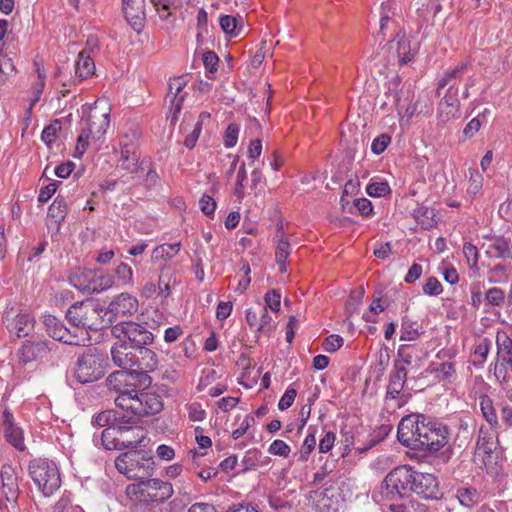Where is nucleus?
<instances>
[{"label": "nucleus", "instance_id": "1", "mask_svg": "<svg viewBox=\"0 0 512 512\" xmlns=\"http://www.w3.org/2000/svg\"><path fill=\"white\" fill-rule=\"evenodd\" d=\"M437 478L430 473L413 470L401 465L390 471L380 486L382 500L396 501L412 491L425 499H437L439 495Z\"/></svg>", "mask_w": 512, "mask_h": 512}, {"label": "nucleus", "instance_id": "2", "mask_svg": "<svg viewBox=\"0 0 512 512\" xmlns=\"http://www.w3.org/2000/svg\"><path fill=\"white\" fill-rule=\"evenodd\" d=\"M114 402L126 413L122 419L127 418L126 422L130 424H136L141 417L157 414L163 408L161 397L158 394L138 391L137 388L132 394L116 396Z\"/></svg>", "mask_w": 512, "mask_h": 512}, {"label": "nucleus", "instance_id": "3", "mask_svg": "<svg viewBox=\"0 0 512 512\" xmlns=\"http://www.w3.org/2000/svg\"><path fill=\"white\" fill-rule=\"evenodd\" d=\"M169 482L159 479L141 480L126 487V495L133 504H161L173 495Z\"/></svg>", "mask_w": 512, "mask_h": 512}, {"label": "nucleus", "instance_id": "4", "mask_svg": "<svg viewBox=\"0 0 512 512\" xmlns=\"http://www.w3.org/2000/svg\"><path fill=\"white\" fill-rule=\"evenodd\" d=\"M28 471L39 491L46 497L54 494L61 486L60 471L53 460L33 459L29 463Z\"/></svg>", "mask_w": 512, "mask_h": 512}, {"label": "nucleus", "instance_id": "5", "mask_svg": "<svg viewBox=\"0 0 512 512\" xmlns=\"http://www.w3.org/2000/svg\"><path fill=\"white\" fill-rule=\"evenodd\" d=\"M105 367L103 355L97 349L90 348L78 358L75 378L83 384L97 381L104 376Z\"/></svg>", "mask_w": 512, "mask_h": 512}, {"label": "nucleus", "instance_id": "6", "mask_svg": "<svg viewBox=\"0 0 512 512\" xmlns=\"http://www.w3.org/2000/svg\"><path fill=\"white\" fill-rule=\"evenodd\" d=\"M99 311L90 301H81L73 304L67 311L66 317L72 326L74 333H80L81 330H98Z\"/></svg>", "mask_w": 512, "mask_h": 512}, {"label": "nucleus", "instance_id": "7", "mask_svg": "<svg viewBox=\"0 0 512 512\" xmlns=\"http://www.w3.org/2000/svg\"><path fill=\"white\" fill-rule=\"evenodd\" d=\"M151 464V457H146L139 451L122 453L115 460V467L119 473L135 480L150 474Z\"/></svg>", "mask_w": 512, "mask_h": 512}, {"label": "nucleus", "instance_id": "8", "mask_svg": "<svg viewBox=\"0 0 512 512\" xmlns=\"http://www.w3.org/2000/svg\"><path fill=\"white\" fill-rule=\"evenodd\" d=\"M43 324L49 336L55 340L76 346L91 345V337L87 331L81 330L80 333H74L53 315H44Z\"/></svg>", "mask_w": 512, "mask_h": 512}, {"label": "nucleus", "instance_id": "9", "mask_svg": "<svg viewBox=\"0 0 512 512\" xmlns=\"http://www.w3.org/2000/svg\"><path fill=\"white\" fill-rule=\"evenodd\" d=\"M106 106L105 100H97L83 123L82 132L94 142L100 141L109 127L110 109Z\"/></svg>", "mask_w": 512, "mask_h": 512}, {"label": "nucleus", "instance_id": "10", "mask_svg": "<svg viewBox=\"0 0 512 512\" xmlns=\"http://www.w3.org/2000/svg\"><path fill=\"white\" fill-rule=\"evenodd\" d=\"M112 334L122 341L128 340L130 346L138 349L150 345L153 334L143 324L133 321H123L112 327Z\"/></svg>", "mask_w": 512, "mask_h": 512}, {"label": "nucleus", "instance_id": "11", "mask_svg": "<svg viewBox=\"0 0 512 512\" xmlns=\"http://www.w3.org/2000/svg\"><path fill=\"white\" fill-rule=\"evenodd\" d=\"M425 416L411 414L403 417L397 429V438L400 443L411 449H416V444L422 436V428L426 426Z\"/></svg>", "mask_w": 512, "mask_h": 512}, {"label": "nucleus", "instance_id": "12", "mask_svg": "<svg viewBox=\"0 0 512 512\" xmlns=\"http://www.w3.org/2000/svg\"><path fill=\"white\" fill-rule=\"evenodd\" d=\"M448 443V429L445 425L438 422L428 421L422 428V436L416 449L437 452Z\"/></svg>", "mask_w": 512, "mask_h": 512}, {"label": "nucleus", "instance_id": "13", "mask_svg": "<svg viewBox=\"0 0 512 512\" xmlns=\"http://www.w3.org/2000/svg\"><path fill=\"white\" fill-rule=\"evenodd\" d=\"M139 309L138 299L127 292L115 295L106 308L110 321L133 316Z\"/></svg>", "mask_w": 512, "mask_h": 512}, {"label": "nucleus", "instance_id": "14", "mask_svg": "<svg viewBox=\"0 0 512 512\" xmlns=\"http://www.w3.org/2000/svg\"><path fill=\"white\" fill-rule=\"evenodd\" d=\"M140 375L141 372H138V370L122 369L108 376L107 385L110 390L117 393V396L132 394L137 388V381L140 379Z\"/></svg>", "mask_w": 512, "mask_h": 512}, {"label": "nucleus", "instance_id": "15", "mask_svg": "<svg viewBox=\"0 0 512 512\" xmlns=\"http://www.w3.org/2000/svg\"><path fill=\"white\" fill-rule=\"evenodd\" d=\"M4 323L10 333L17 337H25L34 329V318L28 312L14 313L13 310L6 312Z\"/></svg>", "mask_w": 512, "mask_h": 512}, {"label": "nucleus", "instance_id": "16", "mask_svg": "<svg viewBox=\"0 0 512 512\" xmlns=\"http://www.w3.org/2000/svg\"><path fill=\"white\" fill-rule=\"evenodd\" d=\"M137 349L119 339L112 348L111 356L115 365L126 370H135Z\"/></svg>", "mask_w": 512, "mask_h": 512}, {"label": "nucleus", "instance_id": "17", "mask_svg": "<svg viewBox=\"0 0 512 512\" xmlns=\"http://www.w3.org/2000/svg\"><path fill=\"white\" fill-rule=\"evenodd\" d=\"M391 48L396 49L399 64L406 65L410 63L419 50V45L416 41H412L402 31H399L395 38L391 41Z\"/></svg>", "mask_w": 512, "mask_h": 512}, {"label": "nucleus", "instance_id": "18", "mask_svg": "<svg viewBox=\"0 0 512 512\" xmlns=\"http://www.w3.org/2000/svg\"><path fill=\"white\" fill-rule=\"evenodd\" d=\"M126 419L124 418L122 421L123 427H121L119 437L120 449L135 448L141 445L146 438V432L141 426L127 423Z\"/></svg>", "mask_w": 512, "mask_h": 512}, {"label": "nucleus", "instance_id": "19", "mask_svg": "<svg viewBox=\"0 0 512 512\" xmlns=\"http://www.w3.org/2000/svg\"><path fill=\"white\" fill-rule=\"evenodd\" d=\"M186 86V81L182 77L174 78L169 82V92L167 99L170 101L171 121L177 120V116L182 109V104L185 99L186 93L183 92Z\"/></svg>", "mask_w": 512, "mask_h": 512}, {"label": "nucleus", "instance_id": "20", "mask_svg": "<svg viewBox=\"0 0 512 512\" xmlns=\"http://www.w3.org/2000/svg\"><path fill=\"white\" fill-rule=\"evenodd\" d=\"M3 494L7 501L15 500L18 494V476L16 469L10 464H4L0 470Z\"/></svg>", "mask_w": 512, "mask_h": 512}, {"label": "nucleus", "instance_id": "21", "mask_svg": "<svg viewBox=\"0 0 512 512\" xmlns=\"http://www.w3.org/2000/svg\"><path fill=\"white\" fill-rule=\"evenodd\" d=\"M49 350L48 344L45 341H27L23 343L17 353L19 362L22 364L30 363L39 357H43Z\"/></svg>", "mask_w": 512, "mask_h": 512}, {"label": "nucleus", "instance_id": "22", "mask_svg": "<svg viewBox=\"0 0 512 512\" xmlns=\"http://www.w3.org/2000/svg\"><path fill=\"white\" fill-rule=\"evenodd\" d=\"M37 80H35L30 88L29 104L26 108V119L30 120L32 110L35 104L40 100L46 82V71L38 63H35Z\"/></svg>", "mask_w": 512, "mask_h": 512}, {"label": "nucleus", "instance_id": "23", "mask_svg": "<svg viewBox=\"0 0 512 512\" xmlns=\"http://www.w3.org/2000/svg\"><path fill=\"white\" fill-rule=\"evenodd\" d=\"M3 430L6 440L18 450L24 449L23 434L19 427L14 424L13 415L5 411L3 413Z\"/></svg>", "mask_w": 512, "mask_h": 512}, {"label": "nucleus", "instance_id": "24", "mask_svg": "<svg viewBox=\"0 0 512 512\" xmlns=\"http://www.w3.org/2000/svg\"><path fill=\"white\" fill-rule=\"evenodd\" d=\"M137 351L140 356L136 355L137 360L134 369L141 372L140 379L147 378V372L153 371L158 365L157 355L151 349L145 348V346L138 348Z\"/></svg>", "mask_w": 512, "mask_h": 512}, {"label": "nucleus", "instance_id": "25", "mask_svg": "<svg viewBox=\"0 0 512 512\" xmlns=\"http://www.w3.org/2000/svg\"><path fill=\"white\" fill-rule=\"evenodd\" d=\"M94 277V270L86 268H75L68 277L70 284L84 293L90 294L91 280Z\"/></svg>", "mask_w": 512, "mask_h": 512}, {"label": "nucleus", "instance_id": "26", "mask_svg": "<svg viewBox=\"0 0 512 512\" xmlns=\"http://www.w3.org/2000/svg\"><path fill=\"white\" fill-rule=\"evenodd\" d=\"M122 3L125 18L136 29L144 16L145 0H122Z\"/></svg>", "mask_w": 512, "mask_h": 512}, {"label": "nucleus", "instance_id": "27", "mask_svg": "<svg viewBox=\"0 0 512 512\" xmlns=\"http://www.w3.org/2000/svg\"><path fill=\"white\" fill-rule=\"evenodd\" d=\"M419 361L417 349L413 345H400L397 351V358L394 361V368L407 370Z\"/></svg>", "mask_w": 512, "mask_h": 512}, {"label": "nucleus", "instance_id": "28", "mask_svg": "<svg viewBox=\"0 0 512 512\" xmlns=\"http://www.w3.org/2000/svg\"><path fill=\"white\" fill-rule=\"evenodd\" d=\"M222 31L229 37H238L244 29V19L237 15H223L219 18Z\"/></svg>", "mask_w": 512, "mask_h": 512}, {"label": "nucleus", "instance_id": "29", "mask_svg": "<svg viewBox=\"0 0 512 512\" xmlns=\"http://www.w3.org/2000/svg\"><path fill=\"white\" fill-rule=\"evenodd\" d=\"M407 379V370L403 368H394L390 375L389 384L387 386L386 397L395 399L404 388Z\"/></svg>", "mask_w": 512, "mask_h": 512}, {"label": "nucleus", "instance_id": "30", "mask_svg": "<svg viewBox=\"0 0 512 512\" xmlns=\"http://www.w3.org/2000/svg\"><path fill=\"white\" fill-rule=\"evenodd\" d=\"M467 65L468 64L466 62H462L453 69L444 72L443 75L438 79L437 93L440 94V90L446 87L447 85H449V87L451 85H454V89L457 88L456 83L457 81L462 79V76L467 68Z\"/></svg>", "mask_w": 512, "mask_h": 512}, {"label": "nucleus", "instance_id": "31", "mask_svg": "<svg viewBox=\"0 0 512 512\" xmlns=\"http://www.w3.org/2000/svg\"><path fill=\"white\" fill-rule=\"evenodd\" d=\"M430 373L434 374L439 381L452 383L456 379L455 364L452 361L442 362L440 364L432 363L429 366Z\"/></svg>", "mask_w": 512, "mask_h": 512}, {"label": "nucleus", "instance_id": "32", "mask_svg": "<svg viewBox=\"0 0 512 512\" xmlns=\"http://www.w3.org/2000/svg\"><path fill=\"white\" fill-rule=\"evenodd\" d=\"M94 72L95 64L93 59L85 52L79 53L75 63V78L78 79V81H82L91 77Z\"/></svg>", "mask_w": 512, "mask_h": 512}, {"label": "nucleus", "instance_id": "33", "mask_svg": "<svg viewBox=\"0 0 512 512\" xmlns=\"http://www.w3.org/2000/svg\"><path fill=\"white\" fill-rule=\"evenodd\" d=\"M121 427H123V423L119 419L115 424L102 431L101 439L106 449H120L119 437L122 429Z\"/></svg>", "mask_w": 512, "mask_h": 512}, {"label": "nucleus", "instance_id": "34", "mask_svg": "<svg viewBox=\"0 0 512 512\" xmlns=\"http://www.w3.org/2000/svg\"><path fill=\"white\" fill-rule=\"evenodd\" d=\"M487 254L493 258H512V244L509 239L498 237L488 247Z\"/></svg>", "mask_w": 512, "mask_h": 512}, {"label": "nucleus", "instance_id": "35", "mask_svg": "<svg viewBox=\"0 0 512 512\" xmlns=\"http://www.w3.org/2000/svg\"><path fill=\"white\" fill-rule=\"evenodd\" d=\"M290 253H291V249H290V243L288 242V240L283 235L277 236L275 259H276V263L279 267L280 273L287 272L286 260L288 259Z\"/></svg>", "mask_w": 512, "mask_h": 512}, {"label": "nucleus", "instance_id": "36", "mask_svg": "<svg viewBox=\"0 0 512 512\" xmlns=\"http://www.w3.org/2000/svg\"><path fill=\"white\" fill-rule=\"evenodd\" d=\"M496 448V434L492 429L481 427L476 444L478 453L490 454Z\"/></svg>", "mask_w": 512, "mask_h": 512}, {"label": "nucleus", "instance_id": "37", "mask_svg": "<svg viewBox=\"0 0 512 512\" xmlns=\"http://www.w3.org/2000/svg\"><path fill=\"white\" fill-rule=\"evenodd\" d=\"M181 249V243L162 244L157 246L151 255L152 262L173 258Z\"/></svg>", "mask_w": 512, "mask_h": 512}, {"label": "nucleus", "instance_id": "38", "mask_svg": "<svg viewBox=\"0 0 512 512\" xmlns=\"http://www.w3.org/2000/svg\"><path fill=\"white\" fill-rule=\"evenodd\" d=\"M115 284V279L110 274H99L94 270V277L91 280L90 294L101 293L112 288Z\"/></svg>", "mask_w": 512, "mask_h": 512}, {"label": "nucleus", "instance_id": "39", "mask_svg": "<svg viewBox=\"0 0 512 512\" xmlns=\"http://www.w3.org/2000/svg\"><path fill=\"white\" fill-rule=\"evenodd\" d=\"M139 154L134 150H120L119 163L122 169L136 173L139 167Z\"/></svg>", "mask_w": 512, "mask_h": 512}, {"label": "nucleus", "instance_id": "40", "mask_svg": "<svg viewBox=\"0 0 512 512\" xmlns=\"http://www.w3.org/2000/svg\"><path fill=\"white\" fill-rule=\"evenodd\" d=\"M141 132L137 127H130L120 138V150L137 151Z\"/></svg>", "mask_w": 512, "mask_h": 512}, {"label": "nucleus", "instance_id": "41", "mask_svg": "<svg viewBox=\"0 0 512 512\" xmlns=\"http://www.w3.org/2000/svg\"><path fill=\"white\" fill-rule=\"evenodd\" d=\"M316 446V429L309 427L308 433L298 451V460L306 462Z\"/></svg>", "mask_w": 512, "mask_h": 512}, {"label": "nucleus", "instance_id": "42", "mask_svg": "<svg viewBox=\"0 0 512 512\" xmlns=\"http://www.w3.org/2000/svg\"><path fill=\"white\" fill-rule=\"evenodd\" d=\"M479 405L485 420L491 427H496L498 425V417L491 398L488 396H481L479 399Z\"/></svg>", "mask_w": 512, "mask_h": 512}, {"label": "nucleus", "instance_id": "43", "mask_svg": "<svg viewBox=\"0 0 512 512\" xmlns=\"http://www.w3.org/2000/svg\"><path fill=\"white\" fill-rule=\"evenodd\" d=\"M394 16L395 11L392 10L391 5L389 3H383L380 12V33L385 34L386 30L396 25Z\"/></svg>", "mask_w": 512, "mask_h": 512}, {"label": "nucleus", "instance_id": "44", "mask_svg": "<svg viewBox=\"0 0 512 512\" xmlns=\"http://www.w3.org/2000/svg\"><path fill=\"white\" fill-rule=\"evenodd\" d=\"M366 192L371 197H385L391 193V188L387 181L372 179L366 186Z\"/></svg>", "mask_w": 512, "mask_h": 512}, {"label": "nucleus", "instance_id": "45", "mask_svg": "<svg viewBox=\"0 0 512 512\" xmlns=\"http://www.w3.org/2000/svg\"><path fill=\"white\" fill-rule=\"evenodd\" d=\"M460 117V109L454 105L447 104V101H440L438 105V119L441 123L458 119Z\"/></svg>", "mask_w": 512, "mask_h": 512}, {"label": "nucleus", "instance_id": "46", "mask_svg": "<svg viewBox=\"0 0 512 512\" xmlns=\"http://www.w3.org/2000/svg\"><path fill=\"white\" fill-rule=\"evenodd\" d=\"M158 16L162 20H168L176 9L177 0H150Z\"/></svg>", "mask_w": 512, "mask_h": 512}, {"label": "nucleus", "instance_id": "47", "mask_svg": "<svg viewBox=\"0 0 512 512\" xmlns=\"http://www.w3.org/2000/svg\"><path fill=\"white\" fill-rule=\"evenodd\" d=\"M114 273L119 286L125 287L133 285V270L128 264L120 263L115 268Z\"/></svg>", "mask_w": 512, "mask_h": 512}, {"label": "nucleus", "instance_id": "48", "mask_svg": "<svg viewBox=\"0 0 512 512\" xmlns=\"http://www.w3.org/2000/svg\"><path fill=\"white\" fill-rule=\"evenodd\" d=\"M52 512H84V510L79 505L72 504L71 493L64 492L54 505Z\"/></svg>", "mask_w": 512, "mask_h": 512}, {"label": "nucleus", "instance_id": "49", "mask_svg": "<svg viewBox=\"0 0 512 512\" xmlns=\"http://www.w3.org/2000/svg\"><path fill=\"white\" fill-rule=\"evenodd\" d=\"M262 459L263 455L259 450H248L242 459L243 470L247 471L257 468L263 464Z\"/></svg>", "mask_w": 512, "mask_h": 512}, {"label": "nucleus", "instance_id": "50", "mask_svg": "<svg viewBox=\"0 0 512 512\" xmlns=\"http://www.w3.org/2000/svg\"><path fill=\"white\" fill-rule=\"evenodd\" d=\"M273 329L272 317L270 316L267 308L262 307L259 311L258 336L260 334L269 336L273 332Z\"/></svg>", "mask_w": 512, "mask_h": 512}, {"label": "nucleus", "instance_id": "51", "mask_svg": "<svg viewBox=\"0 0 512 512\" xmlns=\"http://www.w3.org/2000/svg\"><path fill=\"white\" fill-rule=\"evenodd\" d=\"M48 215L61 223L66 215V204L63 199L56 198L48 209Z\"/></svg>", "mask_w": 512, "mask_h": 512}, {"label": "nucleus", "instance_id": "52", "mask_svg": "<svg viewBox=\"0 0 512 512\" xmlns=\"http://www.w3.org/2000/svg\"><path fill=\"white\" fill-rule=\"evenodd\" d=\"M247 180V172L245 168V164L242 163L238 169L237 176H236V183L234 188V196L238 200H242L245 194V185L244 183Z\"/></svg>", "mask_w": 512, "mask_h": 512}, {"label": "nucleus", "instance_id": "53", "mask_svg": "<svg viewBox=\"0 0 512 512\" xmlns=\"http://www.w3.org/2000/svg\"><path fill=\"white\" fill-rule=\"evenodd\" d=\"M483 187V176L477 171H470L467 194L471 197L478 195Z\"/></svg>", "mask_w": 512, "mask_h": 512}, {"label": "nucleus", "instance_id": "54", "mask_svg": "<svg viewBox=\"0 0 512 512\" xmlns=\"http://www.w3.org/2000/svg\"><path fill=\"white\" fill-rule=\"evenodd\" d=\"M496 344L499 355H512V339L504 331H498L496 335Z\"/></svg>", "mask_w": 512, "mask_h": 512}, {"label": "nucleus", "instance_id": "55", "mask_svg": "<svg viewBox=\"0 0 512 512\" xmlns=\"http://www.w3.org/2000/svg\"><path fill=\"white\" fill-rule=\"evenodd\" d=\"M185 409L189 419L193 422H202L207 416L206 410L198 402L186 404Z\"/></svg>", "mask_w": 512, "mask_h": 512}, {"label": "nucleus", "instance_id": "56", "mask_svg": "<svg viewBox=\"0 0 512 512\" xmlns=\"http://www.w3.org/2000/svg\"><path fill=\"white\" fill-rule=\"evenodd\" d=\"M457 497L463 506L470 507L478 500L477 491L474 488H461L457 491Z\"/></svg>", "mask_w": 512, "mask_h": 512}, {"label": "nucleus", "instance_id": "57", "mask_svg": "<svg viewBox=\"0 0 512 512\" xmlns=\"http://www.w3.org/2000/svg\"><path fill=\"white\" fill-rule=\"evenodd\" d=\"M507 279V267L502 264L495 265L488 273V280L490 283H503L507 281Z\"/></svg>", "mask_w": 512, "mask_h": 512}, {"label": "nucleus", "instance_id": "58", "mask_svg": "<svg viewBox=\"0 0 512 512\" xmlns=\"http://www.w3.org/2000/svg\"><path fill=\"white\" fill-rule=\"evenodd\" d=\"M239 131L240 129L237 124L231 123L228 125L223 137V143L226 148H233L237 144Z\"/></svg>", "mask_w": 512, "mask_h": 512}, {"label": "nucleus", "instance_id": "59", "mask_svg": "<svg viewBox=\"0 0 512 512\" xmlns=\"http://www.w3.org/2000/svg\"><path fill=\"white\" fill-rule=\"evenodd\" d=\"M485 299L492 306H501L505 302V293L502 289L493 287L486 291Z\"/></svg>", "mask_w": 512, "mask_h": 512}, {"label": "nucleus", "instance_id": "60", "mask_svg": "<svg viewBox=\"0 0 512 512\" xmlns=\"http://www.w3.org/2000/svg\"><path fill=\"white\" fill-rule=\"evenodd\" d=\"M268 452L272 455L288 457L291 448L285 441L276 439L269 445Z\"/></svg>", "mask_w": 512, "mask_h": 512}, {"label": "nucleus", "instance_id": "61", "mask_svg": "<svg viewBox=\"0 0 512 512\" xmlns=\"http://www.w3.org/2000/svg\"><path fill=\"white\" fill-rule=\"evenodd\" d=\"M391 142V136L388 134H381L377 136L371 144V151L375 155L383 153Z\"/></svg>", "mask_w": 512, "mask_h": 512}, {"label": "nucleus", "instance_id": "62", "mask_svg": "<svg viewBox=\"0 0 512 512\" xmlns=\"http://www.w3.org/2000/svg\"><path fill=\"white\" fill-rule=\"evenodd\" d=\"M265 307L278 312L281 306V294L277 290H271L264 296Z\"/></svg>", "mask_w": 512, "mask_h": 512}, {"label": "nucleus", "instance_id": "63", "mask_svg": "<svg viewBox=\"0 0 512 512\" xmlns=\"http://www.w3.org/2000/svg\"><path fill=\"white\" fill-rule=\"evenodd\" d=\"M443 292V287L435 277H429L423 285V293L429 296H438Z\"/></svg>", "mask_w": 512, "mask_h": 512}, {"label": "nucleus", "instance_id": "64", "mask_svg": "<svg viewBox=\"0 0 512 512\" xmlns=\"http://www.w3.org/2000/svg\"><path fill=\"white\" fill-rule=\"evenodd\" d=\"M344 340L340 335L331 334L323 342V349L326 352H335L343 346Z\"/></svg>", "mask_w": 512, "mask_h": 512}]
</instances>
